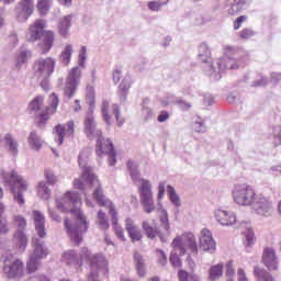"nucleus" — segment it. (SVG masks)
<instances>
[{"label": "nucleus", "instance_id": "obj_32", "mask_svg": "<svg viewBox=\"0 0 281 281\" xmlns=\"http://www.w3.org/2000/svg\"><path fill=\"white\" fill-rule=\"evenodd\" d=\"M252 276H255L256 281H276V278L271 273L258 266L254 267Z\"/></svg>", "mask_w": 281, "mask_h": 281}, {"label": "nucleus", "instance_id": "obj_16", "mask_svg": "<svg viewBox=\"0 0 281 281\" xmlns=\"http://www.w3.org/2000/svg\"><path fill=\"white\" fill-rule=\"evenodd\" d=\"M34 13V0H22L15 8L19 23H25Z\"/></svg>", "mask_w": 281, "mask_h": 281}, {"label": "nucleus", "instance_id": "obj_47", "mask_svg": "<svg viewBox=\"0 0 281 281\" xmlns=\"http://www.w3.org/2000/svg\"><path fill=\"white\" fill-rule=\"evenodd\" d=\"M273 145L276 147L281 146V125H276L272 130Z\"/></svg>", "mask_w": 281, "mask_h": 281}, {"label": "nucleus", "instance_id": "obj_24", "mask_svg": "<svg viewBox=\"0 0 281 281\" xmlns=\"http://www.w3.org/2000/svg\"><path fill=\"white\" fill-rule=\"evenodd\" d=\"M33 218L37 236L45 238L47 236V232L45 231V215L41 211H33Z\"/></svg>", "mask_w": 281, "mask_h": 281}, {"label": "nucleus", "instance_id": "obj_18", "mask_svg": "<svg viewBox=\"0 0 281 281\" xmlns=\"http://www.w3.org/2000/svg\"><path fill=\"white\" fill-rule=\"evenodd\" d=\"M76 123L74 121H68L67 124H58L55 127V142H58V146H63L65 142V133L68 137H74Z\"/></svg>", "mask_w": 281, "mask_h": 281}, {"label": "nucleus", "instance_id": "obj_53", "mask_svg": "<svg viewBox=\"0 0 281 281\" xmlns=\"http://www.w3.org/2000/svg\"><path fill=\"white\" fill-rule=\"evenodd\" d=\"M169 261L172 267H181V259L179 258V255L177 252H171Z\"/></svg>", "mask_w": 281, "mask_h": 281}, {"label": "nucleus", "instance_id": "obj_12", "mask_svg": "<svg viewBox=\"0 0 281 281\" xmlns=\"http://www.w3.org/2000/svg\"><path fill=\"white\" fill-rule=\"evenodd\" d=\"M250 207L258 216H263L265 218H269L273 214V203L261 194L255 198Z\"/></svg>", "mask_w": 281, "mask_h": 281}, {"label": "nucleus", "instance_id": "obj_58", "mask_svg": "<svg viewBox=\"0 0 281 281\" xmlns=\"http://www.w3.org/2000/svg\"><path fill=\"white\" fill-rule=\"evenodd\" d=\"M247 21V15H241L236 19L234 22V30H240V25Z\"/></svg>", "mask_w": 281, "mask_h": 281}, {"label": "nucleus", "instance_id": "obj_49", "mask_svg": "<svg viewBox=\"0 0 281 281\" xmlns=\"http://www.w3.org/2000/svg\"><path fill=\"white\" fill-rule=\"evenodd\" d=\"M167 2H159V1H151L148 2V8L151 10V12H159L164 5H166Z\"/></svg>", "mask_w": 281, "mask_h": 281}, {"label": "nucleus", "instance_id": "obj_63", "mask_svg": "<svg viewBox=\"0 0 281 281\" xmlns=\"http://www.w3.org/2000/svg\"><path fill=\"white\" fill-rule=\"evenodd\" d=\"M168 117H170V114L167 111H161L158 115V122L164 123Z\"/></svg>", "mask_w": 281, "mask_h": 281}, {"label": "nucleus", "instance_id": "obj_39", "mask_svg": "<svg viewBox=\"0 0 281 281\" xmlns=\"http://www.w3.org/2000/svg\"><path fill=\"white\" fill-rule=\"evenodd\" d=\"M37 194L44 201H49V196H52V190L47 187V183L40 182L37 187Z\"/></svg>", "mask_w": 281, "mask_h": 281}, {"label": "nucleus", "instance_id": "obj_31", "mask_svg": "<svg viewBox=\"0 0 281 281\" xmlns=\"http://www.w3.org/2000/svg\"><path fill=\"white\" fill-rule=\"evenodd\" d=\"M160 224L157 229H160L162 236L166 238V243H168V236H170V221L168 220V212L164 211V215L160 216Z\"/></svg>", "mask_w": 281, "mask_h": 281}, {"label": "nucleus", "instance_id": "obj_1", "mask_svg": "<svg viewBox=\"0 0 281 281\" xmlns=\"http://www.w3.org/2000/svg\"><path fill=\"white\" fill-rule=\"evenodd\" d=\"M80 205H82L80 194L71 191L66 192L61 199H56L57 210L64 212V214L70 213L75 216L74 222H70L68 217L64 220L65 229L75 245L82 243V236H85L89 229V222L85 213L80 210Z\"/></svg>", "mask_w": 281, "mask_h": 281}, {"label": "nucleus", "instance_id": "obj_54", "mask_svg": "<svg viewBox=\"0 0 281 281\" xmlns=\"http://www.w3.org/2000/svg\"><path fill=\"white\" fill-rule=\"evenodd\" d=\"M226 276L227 278H234L236 276V270H234V261L231 260L226 265Z\"/></svg>", "mask_w": 281, "mask_h": 281}, {"label": "nucleus", "instance_id": "obj_13", "mask_svg": "<svg viewBox=\"0 0 281 281\" xmlns=\"http://www.w3.org/2000/svg\"><path fill=\"white\" fill-rule=\"evenodd\" d=\"M82 75V71L80 70V67L75 66L70 69L68 77L66 79V85L64 88V95L68 99L74 98L76 94V89L78 85H80V77Z\"/></svg>", "mask_w": 281, "mask_h": 281}, {"label": "nucleus", "instance_id": "obj_4", "mask_svg": "<svg viewBox=\"0 0 281 281\" xmlns=\"http://www.w3.org/2000/svg\"><path fill=\"white\" fill-rule=\"evenodd\" d=\"M43 102L45 99L43 97H35L29 105V111L31 115H35V121L38 128H43L45 124L49 121V113H56V109H58V94L53 93L49 99V106L43 110Z\"/></svg>", "mask_w": 281, "mask_h": 281}, {"label": "nucleus", "instance_id": "obj_9", "mask_svg": "<svg viewBox=\"0 0 281 281\" xmlns=\"http://www.w3.org/2000/svg\"><path fill=\"white\" fill-rule=\"evenodd\" d=\"M232 194L233 201L240 207H251L256 196H258L254 187L247 183L235 184Z\"/></svg>", "mask_w": 281, "mask_h": 281}, {"label": "nucleus", "instance_id": "obj_8", "mask_svg": "<svg viewBox=\"0 0 281 281\" xmlns=\"http://www.w3.org/2000/svg\"><path fill=\"white\" fill-rule=\"evenodd\" d=\"M93 199L101 207L109 206L110 216H112V227L114 228L115 235L120 240H126V237H124V229L122 226L117 225V211L115 210V205H113V202L106 199L102 188L97 187L93 192Z\"/></svg>", "mask_w": 281, "mask_h": 281}, {"label": "nucleus", "instance_id": "obj_29", "mask_svg": "<svg viewBox=\"0 0 281 281\" xmlns=\"http://www.w3.org/2000/svg\"><path fill=\"white\" fill-rule=\"evenodd\" d=\"M71 15L64 16L58 23V34L63 36V38H67L69 36V30H71Z\"/></svg>", "mask_w": 281, "mask_h": 281}, {"label": "nucleus", "instance_id": "obj_15", "mask_svg": "<svg viewBox=\"0 0 281 281\" xmlns=\"http://www.w3.org/2000/svg\"><path fill=\"white\" fill-rule=\"evenodd\" d=\"M83 133L88 137V139H95L102 135V131L98 130V125L95 123V117L93 116V111L87 113L83 121Z\"/></svg>", "mask_w": 281, "mask_h": 281}, {"label": "nucleus", "instance_id": "obj_55", "mask_svg": "<svg viewBox=\"0 0 281 281\" xmlns=\"http://www.w3.org/2000/svg\"><path fill=\"white\" fill-rule=\"evenodd\" d=\"M143 117L145 122H148V120H153L155 117V113H153V110L150 108H143Z\"/></svg>", "mask_w": 281, "mask_h": 281}, {"label": "nucleus", "instance_id": "obj_35", "mask_svg": "<svg viewBox=\"0 0 281 281\" xmlns=\"http://www.w3.org/2000/svg\"><path fill=\"white\" fill-rule=\"evenodd\" d=\"M97 225L102 232H106L111 224L109 223V217H106V213L100 210L97 214Z\"/></svg>", "mask_w": 281, "mask_h": 281}, {"label": "nucleus", "instance_id": "obj_40", "mask_svg": "<svg viewBox=\"0 0 281 281\" xmlns=\"http://www.w3.org/2000/svg\"><path fill=\"white\" fill-rule=\"evenodd\" d=\"M209 278L212 281L223 278V263H217L215 266H212L209 271Z\"/></svg>", "mask_w": 281, "mask_h": 281}, {"label": "nucleus", "instance_id": "obj_28", "mask_svg": "<svg viewBox=\"0 0 281 281\" xmlns=\"http://www.w3.org/2000/svg\"><path fill=\"white\" fill-rule=\"evenodd\" d=\"M134 267L138 278H146V260L139 252H134Z\"/></svg>", "mask_w": 281, "mask_h": 281}, {"label": "nucleus", "instance_id": "obj_59", "mask_svg": "<svg viewBox=\"0 0 281 281\" xmlns=\"http://www.w3.org/2000/svg\"><path fill=\"white\" fill-rule=\"evenodd\" d=\"M237 281H249V279H247V272H245V269L239 268L237 270Z\"/></svg>", "mask_w": 281, "mask_h": 281}, {"label": "nucleus", "instance_id": "obj_50", "mask_svg": "<svg viewBox=\"0 0 281 281\" xmlns=\"http://www.w3.org/2000/svg\"><path fill=\"white\" fill-rule=\"evenodd\" d=\"M239 36L240 38H244L245 41H247V38H251V36H256V32H254V30L251 29H244L240 31Z\"/></svg>", "mask_w": 281, "mask_h": 281}, {"label": "nucleus", "instance_id": "obj_33", "mask_svg": "<svg viewBox=\"0 0 281 281\" xmlns=\"http://www.w3.org/2000/svg\"><path fill=\"white\" fill-rule=\"evenodd\" d=\"M166 104H178V106L182 110V111H190V109H192V104H190L187 101H183V99H179L172 94H169L167 97V102Z\"/></svg>", "mask_w": 281, "mask_h": 281}, {"label": "nucleus", "instance_id": "obj_37", "mask_svg": "<svg viewBox=\"0 0 281 281\" xmlns=\"http://www.w3.org/2000/svg\"><path fill=\"white\" fill-rule=\"evenodd\" d=\"M108 147L104 148L103 150L105 151V155H108L109 159V166H114L115 164H117V158L115 155V147L113 146V142H106Z\"/></svg>", "mask_w": 281, "mask_h": 281}, {"label": "nucleus", "instance_id": "obj_60", "mask_svg": "<svg viewBox=\"0 0 281 281\" xmlns=\"http://www.w3.org/2000/svg\"><path fill=\"white\" fill-rule=\"evenodd\" d=\"M194 131H195V133H205V131H207V128L205 127V124L203 122H195Z\"/></svg>", "mask_w": 281, "mask_h": 281}, {"label": "nucleus", "instance_id": "obj_51", "mask_svg": "<svg viewBox=\"0 0 281 281\" xmlns=\"http://www.w3.org/2000/svg\"><path fill=\"white\" fill-rule=\"evenodd\" d=\"M45 179L48 181L50 186H54V183L58 181V178H56V175H54V171L52 170H45Z\"/></svg>", "mask_w": 281, "mask_h": 281}, {"label": "nucleus", "instance_id": "obj_14", "mask_svg": "<svg viewBox=\"0 0 281 281\" xmlns=\"http://www.w3.org/2000/svg\"><path fill=\"white\" fill-rule=\"evenodd\" d=\"M23 261L15 259L13 261H10V259H4V267L3 271L7 274V278L10 280H15L19 278H23Z\"/></svg>", "mask_w": 281, "mask_h": 281}, {"label": "nucleus", "instance_id": "obj_19", "mask_svg": "<svg viewBox=\"0 0 281 281\" xmlns=\"http://www.w3.org/2000/svg\"><path fill=\"white\" fill-rule=\"evenodd\" d=\"M33 252L31 256L40 260H44L49 256V249L45 247V241L36 236L32 238Z\"/></svg>", "mask_w": 281, "mask_h": 281}, {"label": "nucleus", "instance_id": "obj_11", "mask_svg": "<svg viewBox=\"0 0 281 281\" xmlns=\"http://www.w3.org/2000/svg\"><path fill=\"white\" fill-rule=\"evenodd\" d=\"M55 67L56 59L52 57H47L45 59L40 58L33 65L34 72L37 78H49V76L54 74Z\"/></svg>", "mask_w": 281, "mask_h": 281}, {"label": "nucleus", "instance_id": "obj_3", "mask_svg": "<svg viewBox=\"0 0 281 281\" xmlns=\"http://www.w3.org/2000/svg\"><path fill=\"white\" fill-rule=\"evenodd\" d=\"M27 40L30 43L40 41L37 44V49L41 52V54H49L54 47L56 35L53 31H45V20H36L30 26Z\"/></svg>", "mask_w": 281, "mask_h": 281}, {"label": "nucleus", "instance_id": "obj_43", "mask_svg": "<svg viewBox=\"0 0 281 281\" xmlns=\"http://www.w3.org/2000/svg\"><path fill=\"white\" fill-rule=\"evenodd\" d=\"M101 113H102L103 122H105L108 126H111V115L109 114V102L106 100H103L102 102Z\"/></svg>", "mask_w": 281, "mask_h": 281}, {"label": "nucleus", "instance_id": "obj_22", "mask_svg": "<svg viewBox=\"0 0 281 281\" xmlns=\"http://www.w3.org/2000/svg\"><path fill=\"white\" fill-rule=\"evenodd\" d=\"M214 214L217 223H220V225H223L224 227H229L238 223V221L236 220V214H234L233 212L217 210Z\"/></svg>", "mask_w": 281, "mask_h": 281}, {"label": "nucleus", "instance_id": "obj_56", "mask_svg": "<svg viewBox=\"0 0 281 281\" xmlns=\"http://www.w3.org/2000/svg\"><path fill=\"white\" fill-rule=\"evenodd\" d=\"M128 89H131V80H128V78H124L119 86V91L128 92Z\"/></svg>", "mask_w": 281, "mask_h": 281}, {"label": "nucleus", "instance_id": "obj_6", "mask_svg": "<svg viewBox=\"0 0 281 281\" xmlns=\"http://www.w3.org/2000/svg\"><path fill=\"white\" fill-rule=\"evenodd\" d=\"M91 155V150L89 148L82 149L79 154L78 161L80 168H83L81 179H75L74 186L77 190H82L83 192L88 188H93L97 183H99L98 178L93 175V170L91 167H87V159Z\"/></svg>", "mask_w": 281, "mask_h": 281}, {"label": "nucleus", "instance_id": "obj_45", "mask_svg": "<svg viewBox=\"0 0 281 281\" xmlns=\"http://www.w3.org/2000/svg\"><path fill=\"white\" fill-rule=\"evenodd\" d=\"M13 223H14L16 229H20L21 232H25V229L27 227V221H25L22 215H14Z\"/></svg>", "mask_w": 281, "mask_h": 281}, {"label": "nucleus", "instance_id": "obj_26", "mask_svg": "<svg viewBox=\"0 0 281 281\" xmlns=\"http://www.w3.org/2000/svg\"><path fill=\"white\" fill-rule=\"evenodd\" d=\"M143 229L147 238H149L150 240H155V238L158 236L161 243H166V237L164 236L161 229H157V227L150 226V224L147 221L143 222Z\"/></svg>", "mask_w": 281, "mask_h": 281}, {"label": "nucleus", "instance_id": "obj_2", "mask_svg": "<svg viewBox=\"0 0 281 281\" xmlns=\"http://www.w3.org/2000/svg\"><path fill=\"white\" fill-rule=\"evenodd\" d=\"M127 169L134 183H138V181L142 183L138 187V193L144 212L146 214H153L156 207L150 180L139 178V169L137 168V165L133 162V160L127 161Z\"/></svg>", "mask_w": 281, "mask_h": 281}, {"label": "nucleus", "instance_id": "obj_52", "mask_svg": "<svg viewBox=\"0 0 281 281\" xmlns=\"http://www.w3.org/2000/svg\"><path fill=\"white\" fill-rule=\"evenodd\" d=\"M10 232V228H8V220L3 217V215L0 216V234H8Z\"/></svg>", "mask_w": 281, "mask_h": 281}, {"label": "nucleus", "instance_id": "obj_46", "mask_svg": "<svg viewBox=\"0 0 281 281\" xmlns=\"http://www.w3.org/2000/svg\"><path fill=\"white\" fill-rule=\"evenodd\" d=\"M112 113L116 120L117 126H123L124 125V119L122 117V112L120 110V105L119 104H113L112 105Z\"/></svg>", "mask_w": 281, "mask_h": 281}, {"label": "nucleus", "instance_id": "obj_34", "mask_svg": "<svg viewBox=\"0 0 281 281\" xmlns=\"http://www.w3.org/2000/svg\"><path fill=\"white\" fill-rule=\"evenodd\" d=\"M74 54V45L67 44L65 49L59 55V61L64 67H67L71 63V55Z\"/></svg>", "mask_w": 281, "mask_h": 281}, {"label": "nucleus", "instance_id": "obj_5", "mask_svg": "<svg viewBox=\"0 0 281 281\" xmlns=\"http://www.w3.org/2000/svg\"><path fill=\"white\" fill-rule=\"evenodd\" d=\"M1 177L4 186L10 188L14 202L19 205H25V198H23V192H27V181L21 177L16 170L11 172H1Z\"/></svg>", "mask_w": 281, "mask_h": 281}, {"label": "nucleus", "instance_id": "obj_20", "mask_svg": "<svg viewBox=\"0 0 281 281\" xmlns=\"http://www.w3.org/2000/svg\"><path fill=\"white\" fill-rule=\"evenodd\" d=\"M200 249L203 251H215L216 250V241L212 237V232L210 229L204 228L201 232L200 236Z\"/></svg>", "mask_w": 281, "mask_h": 281}, {"label": "nucleus", "instance_id": "obj_7", "mask_svg": "<svg viewBox=\"0 0 281 281\" xmlns=\"http://www.w3.org/2000/svg\"><path fill=\"white\" fill-rule=\"evenodd\" d=\"M172 247L176 251H179L180 256L189 254L187 260L192 262V257L199 256V245L196 244V237L192 233H186L182 237L177 236L172 241Z\"/></svg>", "mask_w": 281, "mask_h": 281}, {"label": "nucleus", "instance_id": "obj_30", "mask_svg": "<svg viewBox=\"0 0 281 281\" xmlns=\"http://www.w3.org/2000/svg\"><path fill=\"white\" fill-rule=\"evenodd\" d=\"M43 144H45V140L38 135L36 131H32L29 135V146L32 148V150H41L43 148Z\"/></svg>", "mask_w": 281, "mask_h": 281}, {"label": "nucleus", "instance_id": "obj_48", "mask_svg": "<svg viewBox=\"0 0 281 281\" xmlns=\"http://www.w3.org/2000/svg\"><path fill=\"white\" fill-rule=\"evenodd\" d=\"M246 237L247 246L254 245L256 243V235L254 234V229L247 228L246 232L243 233Z\"/></svg>", "mask_w": 281, "mask_h": 281}, {"label": "nucleus", "instance_id": "obj_38", "mask_svg": "<svg viewBox=\"0 0 281 281\" xmlns=\"http://www.w3.org/2000/svg\"><path fill=\"white\" fill-rule=\"evenodd\" d=\"M108 142H112L109 138H103L102 134L97 137V155L98 157H102V155H106V151L104 150V148H109V144Z\"/></svg>", "mask_w": 281, "mask_h": 281}, {"label": "nucleus", "instance_id": "obj_25", "mask_svg": "<svg viewBox=\"0 0 281 281\" xmlns=\"http://www.w3.org/2000/svg\"><path fill=\"white\" fill-rule=\"evenodd\" d=\"M125 229H126L132 243H139V240H142V238H143L142 231L139 229V227H137V225H135L133 223L132 218H126Z\"/></svg>", "mask_w": 281, "mask_h": 281}, {"label": "nucleus", "instance_id": "obj_62", "mask_svg": "<svg viewBox=\"0 0 281 281\" xmlns=\"http://www.w3.org/2000/svg\"><path fill=\"white\" fill-rule=\"evenodd\" d=\"M281 80V72H272L271 74V82L273 85H278Z\"/></svg>", "mask_w": 281, "mask_h": 281}, {"label": "nucleus", "instance_id": "obj_10", "mask_svg": "<svg viewBox=\"0 0 281 281\" xmlns=\"http://www.w3.org/2000/svg\"><path fill=\"white\" fill-rule=\"evenodd\" d=\"M198 57L201 63H203V71L206 76H210L212 80H221V75L216 72V67L212 60V52L210 50V46L206 43L200 44L198 48Z\"/></svg>", "mask_w": 281, "mask_h": 281}, {"label": "nucleus", "instance_id": "obj_64", "mask_svg": "<svg viewBox=\"0 0 281 281\" xmlns=\"http://www.w3.org/2000/svg\"><path fill=\"white\" fill-rule=\"evenodd\" d=\"M178 277L180 281H188L189 274L186 270H180Z\"/></svg>", "mask_w": 281, "mask_h": 281}, {"label": "nucleus", "instance_id": "obj_27", "mask_svg": "<svg viewBox=\"0 0 281 281\" xmlns=\"http://www.w3.org/2000/svg\"><path fill=\"white\" fill-rule=\"evenodd\" d=\"M2 142L4 144L5 150L13 155V157H16V155H19V142L16 140V138H14V136H12V134H5Z\"/></svg>", "mask_w": 281, "mask_h": 281}, {"label": "nucleus", "instance_id": "obj_36", "mask_svg": "<svg viewBox=\"0 0 281 281\" xmlns=\"http://www.w3.org/2000/svg\"><path fill=\"white\" fill-rule=\"evenodd\" d=\"M32 56V53L27 50L25 47H21L16 57V67L20 69L25 63H27V59Z\"/></svg>", "mask_w": 281, "mask_h": 281}, {"label": "nucleus", "instance_id": "obj_41", "mask_svg": "<svg viewBox=\"0 0 281 281\" xmlns=\"http://www.w3.org/2000/svg\"><path fill=\"white\" fill-rule=\"evenodd\" d=\"M167 194L169 196V201H171L176 207H181V199L177 194V191L173 189V187L170 184L167 186Z\"/></svg>", "mask_w": 281, "mask_h": 281}, {"label": "nucleus", "instance_id": "obj_23", "mask_svg": "<svg viewBox=\"0 0 281 281\" xmlns=\"http://www.w3.org/2000/svg\"><path fill=\"white\" fill-rule=\"evenodd\" d=\"M214 67L216 74L221 76V71H225V69H238V63L234 57L224 56L222 59L214 61Z\"/></svg>", "mask_w": 281, "mask_h": 281}, {"label": "nucleus", "instance_id": "obj_44", "mask_svg": "<svg viewBox=\"0 0 281 281\" xmlns=\"http://www.w3.org/2000/svg\"><path fill=\"white\" fill-rule=\"evenodd\" d=\"M38 265H41V259L32 257V255H30L29 262L26 263V269L29 273H34L36 269H38Z\"/></svg>", "mask_w": 281, "mask_h": 281}, {"label": "nucleus", "instance_id": "obj_17", "mask_svg": "<svg viewBox=\"0 0 281 281\" xmlns=\"http://www.w3.org/2000/svg\"><path fill=\"white\" fill-rule=\"evenodd\" d=\"M29 243L30 238L27 237V233L25 231L15 229L13 232L12 245L19 254H25Z\"/></svg>", "mask_w": 281, "mask_h": 281}, {"label": "nucleus", "instance_id": "obj_57", "mask_svg": "<svg viewBox=\"0 0 281 281\" xmlns=\"http://www.w3.org/2000/svg\"><path fill=\"white\" fill-rule=\"evenodd\" d=\"M267 85H269V79L262 77L261 79L254 81L251 87H267Z\"/></svg>", "mask_w": 281, "mask_h": 281}, {"label": "nucleus", "instance_id": "obj_42", "mask_svg": "<svg viewBox=\"0 0 281 281\" xmlns=\"http://www.w3.org/2000/svg\"><path fill=\"white\" fill-rule=\"evenodd\" d=\"M52 3H54V0H38L37 1V10L41 14V16H45L47 12L52 9Z\"/></svg>", "mask_w": 281, "mask_h": 281}, {"label": "nucleus", "instance_id": "obj_61", "mask_svg": "<svg viewBox=\"0 0 281 281\" xmlns=\"http://www.w3.org/2000/svg\"><path fill=\"white\" fill-rule=\"evenodd\" d=\"M26 281H50V280L44 274H37V276L30 277L29 279H26Z\"/></svg>", "mask_w": 281, "mask_h": 281}, {"label": "nucleus", "instance_id": "obj_21", "mask_svg": "<svg viewBox=\"0 0 281 281\" xmlns=\"http://www.w3.org/2000/svg\"><path fill=\"white\" fill-rule=\"evenodd\" d=\"M262 263L269 271L278 270V256L273 248H265L262 254Z\"/></svg>", "mask_w": 281, "mask_h": 281}]
</instances>
